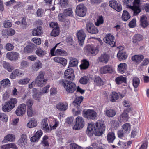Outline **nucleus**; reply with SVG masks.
<instances>
[{
  "mask_svg": "<svg viewBox=\"0 0 149 149\" xmlns=\"http://www.w3.org/2000/svg\"><path fill=\"white\" fill-rule=\"evenodd\" d=\"M140 2V0H134V2L132 0H123V4L133 11L134 15H137L141 11Z\"/></svg>",
  "mask_w": 149,
  "mask_h": 149,
  "instance_id": "obj_1",
  "label": "nucleus"
},
{
  "mask_svg": "<svg viewBox=\"0 0 149 149\" xmlns=\"http://www.w3.org/2000/svg\"><path fill=\"white\" fill-rule=\"evenodd\" d=\"M58 83L63 86L67 93H72L76 89V86L75 83L66 79H61L58 81Z\"/></svg>",
  "mask_w": 149,
  "mask_h": 149,
  "instance_id": "obj_2",
  "label": "nucleus"
},
{
  "mask_svg": "<svg viewBox=\"0 0 149 149\" xmlns=\"http://www.w3.org/2000/svg\"><path fill=\"white\" fill-rule=\"evenodd\" d=\"M17 103V100L16 98H12L3 104L2 109L5 112H8L15 108Z\"/></svg>",
  "mask_w": 149,
  "mask_h": 149,
  "instance_id": "obj_3",
  "label": "nucleus"
},
{
  "mask_svg": "<svg viewBox=\"0 0 149 149\" xmlns=\"http://www.w3.org/2000/svg\"><path fill=\"white\" fill-rule=\"evenodd\" d=\"M35 81L37 86L41 87L43 86L47 83V81L45 79L44 73L42 72H39L38 75L35 79Z\"/></svg>",
  "mask_w": 149,
  "mask_h": 149,
  "instance_id": "obj_4",
  "label": "nucleus"
},
{
  "mask_svg": "<svg viewBox=\"0 0 149 149\" xmlns=\"http://www.w3.org/2000/svg\"><path fill=\"white\" fill-rule=\"evenodd\" d=\"M99 48V46L88 45L84 48V50L85 52L89 54L95 56L98 53Z\"/></svg>",
  "mask_w": 149,
  "mask_h": 149,
  "instance_id": "obj_5",
  "label": "nucleus"
},
{
  "mask_svg": "<svg viewBox=\"0 0 149 149\" xmlns=\"http://www.w3.org/2000/svg\"><path fill=\"white\" fill-rule=\"evenodd\" d=\"M84 117L90 120L95 119L97 117L96 112L93 109L84 110L83 111Z\"/></svg>",
  "mask_w": 149,
  "mask_h": 149,
  "instance_id": "obj_6",
  "label": "nucleus"
},
{
  "mask_svg": "<svg viewBox=\"0 0 149 149\" xmlns=\"http://www.w3.org/2000/svg\"><path fill=\"white\" fill-rule=\"evenodd\" d=\"M96 128L95 135L100 136L103 133L105 130L104 123L103 121H99L96 124Z\"/></svg>",
  "mask_w": 149,
  "mask_h": 149,
  "instance_id": "obj_7",
  "label": "nucleus"
},
{
  "mask_svg": "<svg viewBox=\"0 0 149 149\" xmlns=\"http://www.w3.org/2000/svg\"><path fill=\"white\" fill-rule=\"evenodd\" d=\"M26 110V104L22 103L18 106L15 111V113L18 116H22L25 113Z\"/></svg>",
  "mask_w": 149,
  "mask_h": 149,
  "instance_id": "obj_8",
  "label": "nucleus"
},
{
  "mask_svg": "<svg viewBox=\"0 0 149 149\" xmlns=\"http://www.w3.org/2000/svg\"><path fill=\"white\" fill-rule=\"evenodd\" d=\"M86 9L83 4L78 5L76 8V13L77 15L80 17H83L86 13Z\"/></svg>",
  "mask_w": 149,
  "mask_h": 149,
  "instance_id": "obj_9",
  "label": "nucleus"
},
{
  "mask_svg": "<svg viewBox=\"0 0 149 149\" xmlns=\"http://www.w3.org/2000/svg\"><path fill=\"white\" fill-rule=\"evenodd\" d=\"M84 124V120L83 118L78 116L76 119L75 124L73 127V129L76 130H80L83 127Z\"/></svg>",
  "mask_w": 149,
  "mask_h": 149,
  "instance_id": "obj_10",
  "label": "nucleus"
},
{
  "mask_svg": "<svg viewBox=\"0 0 149 149\" xmlns=\"http://www.w3.org/2000/svg\"><path fill=\"white\" fill-rule=\"evenodd\" d=\"M114 37L113 35L110 34H108L105 36L104 38V40L106 43L109 44L112 47H113L115 44L114 41Z\"/></svg>",
  "mask_w": 149,
  "mask_h": 149,
  "instance_id": "obj_11",
  "label": "nucleus"
},
{
  "mask_svg": "<svg viewBox=\"0 0 149 149\" xmlns=\"http://www.w3.org/2000/svg\"><path fill=\"white\" fill-rule=\"evenodd\" d=\"M28 139L27 136L25 134L21 135L20 138L18 140L17 144L21 148L25 147L27 146Z\"/></svg>",
  "mask_w": 149,
  "mask_h": 149,
  "instance_id": "obj_12",
  "label": "nucleus"
},
{
  "mask_svg": "<svg viewBox=\"0 0 149 149\" xmlns=\"http://www.w3.org/2000/svg\"><path fill=\"white\" fill-rule=\"evenodd\" d=\"M48 118H44L41 121V125L42 129L45 132L49 133L51 130V128H50L48 125L47 123Z\"/></svg>",
  "mask_w": 149,
  "mask_h": 149,
  "instance_id": "obj_13",
  "label": "nucleus"
},
{
  "mask_svg": "<svg viewBox=\"0 0 149 149\" xmlns=\"http://www.w3.org/2000/svg\"><path fill=\"white\" fill-rule=\"evenodd\" d=\"M73 70L72 68L67 69L65 72L64 77L70 80H73L74 78Z\"/></svg>",
  "mask_w": 149,
  "mask_h": 149,
  "instance_id": "obj_14",
  "label": "nucleus"
},
{
  "mask_svg": "<svg viewBox=\"0 0 149 149\" xmlns=\"http://www.w3.org/2000/svg\"><path fill=\"white\" fill-rule=\"evenodd\" d=\"M86 26L87 31L91 34H95L98 32V29L92 23H87L86 24Z\"/></svg>",
  "mask_w": 149,
  "mask_h": 149,
  "instance_id": "obj_15",
  "label": "nucleus"
},
{
  "mask_svg": "<svg viewBox=\"0 0 149 149\" xmlns=\"http://www.w3.org/2000/svg\"><path fill=\"white\" fill-rule=\"evenodd\" d=\"M77 36L80 45L82 46L86 37L84 32L82 30H80L77 33Z\"/></svg>",
  "mask_w": 149,
  "mask_h": 149,
  "instance_id": "obj_16",
  "label": "nucleus"
},
{
  "mask_svg": "<svg viewBox=\"0 0 149 149\" xmlns=\"http://www.w3.org/2000/svg\"><path fill=\"white\" fill-rule=\"evenodd\" d=\"M109 5L110 7L116 10L118 12H120L122 10L121 6L117 3V1L112 0L109 2Z\"/></svg>",
  "mask_w": 149,
  "mask_h": 149,
  "instance_id": "obj_17",
  "label": "nucleus"
},
{
  "mask_svg": "<svg viewBox=\"0 0 149 149\" xmlns=\"http://www.w3.org/2000/svg\"><path fill=\"white\" fill-rule=\"evenodd\" d=\"M6 56L10 60H17L19 58V54L16 52H12L7 53Z\"/></svg>",
  "mask_w": 149,
  "mask_h": 149,
  "instance_id": "obj_18",
  "label": "nucleus"
},
{
  "mask_svg": "<svg viewBox=\"0 0 149 149\" xmlns=\"http://www.w3.org/2000/svg\"><path fill=\"white\" fill-rule=\"evenodd\" d=\"M56 107L58 110L64 111L68 108V104L66 102H59L56 105Z\"/></svg>",
  "mask_w": 149,
  "mask_h": 149,
  "instance_id": "obj_19",
  "label": "nucleus"
},
{
  "mask_svg": "<svg viewBox=\"0 0 149 149\" xmlns=\"http://www.w3.org/2000/svg\"><path fill=\"white\" fill-rule=\"evenodd\" d=\"M113 71V68L109 65H105L102 67L100 70L101 74H104L107 73H111Z\"/></svg>",
  "mask_w": 149,
  "mask_h": 149,
  "instance_id": "obj_20",
  "label": "nucleus"
},
{
  "mask_svg": "<svg viewBox=\"0 0 149 149\" xmlns=\"http://www.w3.org/2000/svg\"><path fill=\"white\" fill-rule=\"evenodd\" d=\"M38 123L36 119L34 118H32L29 120L26 126L28 128H31L36 127Z\"/></svg>",
  "mask_w": 149,
  "mask_h": 149,
  "instance_id": "obj_21",
  "label": "nucleus"
},
{
  "mask_svg": "<svg viewBox=\"0 0 149 149\" xmlns=\"http://www.w3.org/2000/svg\"><path fill=\"white\" fill-rule=\"evenodd\" d=\"M42 33V27L40 26L33 29L32 31V34L34 36H40Z\"/></svg>",
  "mask_w": 149,
  "mask_h": 149,
  "instance_id": "obj_22",
  "label": "nucleus"
},
{
  "mask_svg": "<svg viewBox=\"0 0 149 149\" xmlns=\"http://www.w3.org/2000/svg\"><path fill=\"white\" fill-rule=\"evenodd\" d=\"M109 59V56L107 54H102L98 58V61L100 62L106 63Z\"/></svg>",
  "mask_w": 149,
  "mask_h": 149,
  "instance_id": "obj_23",
  "label": "nucleus"
},
{
  "mask_svg": "<svg viewBox=\"0 0 149 149\" xmlns=\"http://www.w3.org/2000/svg\"><path fill=\"white\" fill-rule=\"evenodd\" d=\"M117 55L118 59L120 61L125 60L127 57V54L123 50L119 51Z\"/></svg>",
  "mask_w": 149,
  "mask_h": 149,
  "instance_id": "obj_24",
  "label": "nucleus"
},
{
  "mask_svg": "<svg viewBox=\"0 0 149 149\" xmlns=\"http://www.w3.org/2000/svg\"><path fill=\"white\" fill-rule=\"evenodd\" d=\"M24 73L20 70L16 69L10 75V77L12 79H14L17 77L24 75Z\"/></svg>",
  "mask_w": 149,
  "mask_h": 149,
  "instance_id": "obj_25",
  "label": "nucleus"
},
{
  "mask_svg": "<svg viewBox=\"0 0 149 149\" xmlns=\"http://www.w3.org/2000/svg\"><path fill=\"white\" fill-rule=\"evenodd\" d=\"M42 65L41 61L38 60L33 64L32 67V69L33 71H37L39 69L42 68Z\"/></svg>",
  "mask_w": 149,
  "mask_h": 149,
  "instance_id": "obj_26",
  "label": "nucleus"
},
{
  "mask_svg": "<svg viewBox=\"0 0 149 149\" xmlns=\"http://www.w3.org/2000/svg\"><path fill=\"white\" fill-rule=\"evenodd\" d=\"M127 68V64L125 63H121L118 65V71L119 73L123 74L126 71Z\"/></svg>",
  "mask_w": 149,
  "mask_h": 149,
  "instance_id": "obj_27",
  "label": "nucleus"
},
{
  "mask_svg": "<svg viewBox=\"0 0 149 149\" xmlns=\"http://www.w3.org/2000/svg\"><path fill=\"white\" fill-rule=\"evenodd\" d=\"M54 61L57 63L61 64L63 66H65L67 62V60L63 57H56L53 59Z\"/></svg>",
  "mask_w": 149,
  "mask_h": 149,
  "instance_id": "obj_28",
  "label": "nucleus"
},
{
  "mask_svg": "<svg viewBox=\"0 0 149 149\" xmlns=\"http://www.w3.org/2000/svg\"><path fill=\"white\" fill-rule=\"evenodd\" d=\"M88 130L90 135L94 134L95 135L96 129H95V125L94 123H91L88 125Z\"/></svg>",
  "mask_w": 149,
  "mask_h": 149,
  "instance_id": "obj_29",
  "label": "nucleus"
},
{
  "mask_svg": "<svg viewBox=\"0 0 149 149\" xmlns=\"http://www.w3.org/2000/svg\"><path fill=\"white\" fill-rule=\"evenodd\" d=\"M119 97V95L116 92H112L111 93L109 97L110 100L112 102H115Z\"/></svg>",
  "mask_w": 149,
  "mask_h": 149,
  "instance_id": "obj_30",
  "label": "nucleus"
},
{
  "mask_svg": "<svg viewBox=\"0 0 149 149\" xmlns=\"http://www.w3.org/2000/svg\"><path fill=\"white\" fill-rule=\"evenodd\" d=\"M141 25L143 28L146 27L148 25V22L146 17L143 15L141 17L140 19Z\"/></svg>",
  "mask_w": 149,
  "mask_h": 149,
  "instance_id": "obj_31",
  "label": "nucleus"
},
{
  "mask_svg": "<svg viewBox=\"0 0 149 149\" xmlns=\"http://www.w3.org/2000/svg\"><path fill=\"white\" fill-rule=\"evenodd\" d=\"M0 84L4 88L9 87L11 84V82L8 78L3 79L0 82Z\"/></svg>",
  "mask_w": 149,
  "mask_h": 149,
  "instance_id": "obj_32",
  "label": "nucleus"
},
{
  "mask_svg": "<svg viewBox=\"0 0 149 149\" xmlns=\"http://www.w3.org/2000/svg\"><path fill=\"white\" fill-rule=\"evenodd\" d=\"M83 97L80 96L77 97L74 101L73 104L74 106L78 108L80 106V104L83 99Z\"/></svg>",
  "mask_w": 149,
  "mask_h": 149,
  "instance_id": "obj_33",
  "label": "nucleus"
},
{
  "mask_svg": "<svg viewBox=\"0 0 149 149\" xmlns=\"http://www.w3.org/2000/svg\"><path fill=\"white\" fill-rule=\"evenodd\" d=\"M131 125L129 123H126L122 126V129L124 132L129 133L131 130Z\"/></svg>",
  "mask_w": 149,
  "mask_h": 149,
  "instance_id": "obj_34",
  "label": "nucleus"
},
{
  "mask_svg": "<svg viewBox=\"0 0 149 149\" xmlns=\"http://www.w3.org/2000/svg\"><path fill=\"white\" fill-rule=\"evenodd\" d=\"M33 44H31L26 46L24 49V52L25 53H30L33 51Z\"/></svg>",
  "mask_w": 149,
  "mask_h": 149,
  "instance_id": "obj_35",
  "label": "nucleus"
},
{
  "mask_svg": "<svg viewBox=\"0 0 149 149\" xmlns=\"http://www.w3.org/2000/svg\"><path fill=\"white\" fill-rule=\"evenodd\" d=\"M104 114L108 117H112L116 115V112L113 109L108 110L104 111Z\"/></svg>",
  "mask_w": 149,
  "mask_h": 149,
  "instance_id": "obj_36",
  "label": "nucleus"
},
{
  "mask_svg": "<svg viewBox=\"0 0 149 149\" xmlns=\"http://www.w3.org/2000/svg\"><path fill=\"white\" fill-rule=\"evenodd\" d=\"M116 82L118 84L123 82L126 83L127 82V78L122 76L117 77L115 79Z\"/></svg>",
  "mask_w": 149,
  "mask_h": 149,
  "instance_id": "obj_37",
  "label": "nucleus"
},
{
  "mask_svg": "<svg viewBox=\"0 0 149 149\" xmlns=\"http://www.w3.org/2000/svg\"><path fill=\"white\" fill-rule=\"evenodd\" d=\"M35 53L39 57H43L46 54V52L40 47L37 49Z\"/></svg>",
  "mask_w": 149,
  "mask_h": 149,
  "instance_id": "obj_38",
  "label": "nucleus"
},
{
  "mask_svg": "<svg viewBox=\"0 0 149 149\" xmlns=\"http://www.w3.org/2000/svg\"><path fill=\"white\" fill-rule=\"evenodd\" d=\"M30 81V79L28 77H26L22 78L18 81V83L20 85H25L28 84Z\"/></svg>",
  "mask_w": 149,
  "mask_h": 149,
  "instance_id": "obj_39",
  "label": "nucleus"
},
{
  "mask_svg": "<svg viewBox=\"0 0 149 149\" xmlns=\"http://www.w3.org/2000/svg\"><path fill=\"white\" fill-rule=\"evenodd\" d=\"M144 56L143 55H135L132 57V60L136 62H140L143 59Z\"/></svg>",
  "mask_w": 149,
  "mask_h": 149,
  "instance_id": "obj_40",
  "label": "nucleus"
},
{
  "mask_svg": "<svg viewBox=\"0 0 149 149\" xmlns=\"http://www.w3.org/2000/svg\"><path fill=\"white\" fill-rule=\"evenodd\" d=\"M15 139V136L14 135L12 134H9L7 135L4 138V139L3 141L5 140L9 142H13L14 141Z\"/></svg>",
  "mask_w": 149,
  "mask_h": 149,
  "instance_id": "obj_41",
  "label": "nucleus"
},
{
  "mask_svg": "<svg viewBox=\"0 0 149 149\" xmlns=\"http://www.w3.org/2000/svg\"><path fill=\"white\" fill-rule=\"evenodd\" d=\"M129 118L127 114L125 112L123 113L120 116L119 119L120 122H125L128 120Z\"/></svg>",
  "mask_w": 149,
  "mask_h": 149,
  "instance_id": "obj_42",
  "label": "nucleus"
},
{
  "mask_svg": "<svg viewBox=\"0 0 149 149\" xmlns=\"http://www.w3.org/2000/svg\"><path fill=\"white\" fill-rule=\"evenodd\" d=\"M89 65V62L86 60L84 59L83 60L81 64L80 65L81 69H87Z\"/></svg>",
  "mask_w": 149,
  "mask_h": 149,
  "instance_id": "obj_43",
  "label": "nucleus"
},
{
  "mask_svg": "<svg viewBox=\"0 0 149 149\" xmlns=\"http://www.w3.org/2000/svg\"><path fill=\"white\" fill-rule=\"evenodd\" d=\"M48 120L49 123H50V121L51 120H52L55 122V124L53 125L52 126L51 124H49V125L50 126V128H51V129L52 128L53 129H55L56 128L58 127V126L59 123V122L56 119L54 118L51 117H49Z\"/></svg>",
  "mask_w": 149,
  "mask_h": 149,
  "instance_id": "obj_44",
  "label": "nucleus"
},
{
  "mask_svg": "<svg viewBox=\"0 0 149 149\" xmlns=\"http://www.w3.org/2000/svg\"><path fill=\"white\" fill-rule=\"evenodd\" d=\"M42 95L41 92H37L33 94L32 97L35 100L39 102L41 100V97Z\"/></svg>",
  "mask_w": 149,
  "mask_h": 149,
  "instance_id": "obj_45",
  "label": "nucleus"
},
{
  "mask_svg": "<svg viewBox=\"0 0 149 149\" xmlns=\"http://www.w3.org/2000/svg\"><path fill=\"white\" fill-rule=\"evenodd\" d=\"M143 39V37L142 35L140 34H136L133 38V42L134 43L142 40Z\"/></svg>",
  "mask_w": 149,
  "mask_h": 149,
  "instance_id": "obj_46",
  "label": "nucleus"
},
{
  "mask_svg": "<svg viewBox=\"0 0 149 149\" xmlns=\"http://www.w3.org/2000/svg\"><path fill=\"white\" fill-rule=\"evenodd\" d=\"M69 64L70 67L76 66L78 64V61L75 58L71 57L70 58Z\"/></svg>",
  "mask_w": 149,
  "mask_h": 149,
  "instance_id": "obj_47",
  "label": "nucleus"
},
{
  "mask_svg": "<svg viewBox=\"0 0 149 149\" xmlns=\"http://www.w3.org/2000/svg\"><path fill=\"white\" fill-rule=\"evenodd\" d=\"M55 56L59 55L61 56H66L67 54L66 52L63 50L60 49H57L55 51Z\"/></svg>",
  "mask_w": 149,
  "mask_h": 149,
  "instance_id": "obj_48",
  "label": "nucleus"
},
{
  "mask_svg": "<svg viewBox=\"0 0 149 149\" xmlns=\"http://www.w3.org/2000/svg\"><path fill=\"white\" fill-rule=\"evenodd\" d=\"M130 17V15L129 13L126 10H124L122 14V18L123 20L127 21Z\"/></svg>",
  "mask_w": 149,
  "mask_h": 149,
  "instance_id": "obj_49",
  "label": "nucleus"
},
{
  "mask_svg": "<svg viewBox=\"0 0 149 149\" xmlns=\"http://www.w3.org/2000/svg\"><path fill=\"white\" fill-rule=\"evenodd\" d=\"M115 138V134L113 132L108 133L107 136V139L109 142L112 143Z\"/></svg>",
  "mask_w": 149,
  "mask_h": 149,
  "instance_id": "obj_50",
  "label": "nucleus"
},
{
  "mask_svg": "<svg viewBox=\"0 0 149 149\" xmlns=\"http://www.w3.org/2000/svg\"><path fill=\"white\" fill-rule=\"evenodd\" d=\"M3 66L4 68L8 71L11 72L14 69V67L8 63L4 62L3 63Z\"/></svg>",
  "mask_w": 149,
  "mask_h": 149,
  "instance_id": "obj_51",
  "label": "nucleus"
},
{
  "mask_svg": "<svg viewBox=\"0 0 149 149\" xmlns=\"http://www.w3.org/2000/svg\"><path fill=\"white\" fill-rule=\"evenodd\" d=\"M2 32L4 34L6 33L9 36H12L14 35L15 33V31L12 29H9L7 30L4 29L2 31Z\"/></svg>",
  "mask_w": 149,
  "mask_h": 149,
  "instance_id": "obj_52",
  "label": "nucleus"
},
{
  "mask_svg": "<svg viewBox=\"0 0 149 149\" xmlns=\"http://www.w3.org/2000/svg\"><path fill=\"white\" fill-rule=\"evenodd\" d=\"M95 84L98 86H101L104 84V82L99 77H96L94 81Z\"/></svg>",
  "mask_w": 149,
  "mask_h": 149,
  "instance_id": "obj_53",
  "label": "nucleus"
},
{
  "mask_svg": "<svg viewBox=\"0 0 149 149\" xmlns=\"http://www.w3.org/2000/svg\"><path fill=\"white\" fill-rule=\"evenodd\" d=\"M88 77L86 76H84L80 78L79 82L81 84H86L88 82Z\"/></svg>",
  "mask_w": 149,
  "mask_h": 149,
  "instance_id": "obj_54",
  "label": "nucleus"
},
{
  "mask_svg": "<svg viewBox=\"0 0 149 149\" xmlns=\"http://www.w3.org/2000/svg\"><path fill=\"white\" fill-rule=\"evenodd\" d=\"M140 83L139 79L137 77H134L133 79V85L135 88H137Z\"/></svg>",
  "mask_w": 149,
  "mask_h": 149,
  "instance_id": "obj_55",
  "label": "nucleus"
},
{
  "mask_svg": "<svg viewBox=\"0 0 149 149\" xmlns=\"http://www.w3.org/2000/svg\"><path fill=\"white\" fill-rule=\"evenodd\" d=\"M0 119L3 122H6L8 121V117L5 114L1 113H0Z\"/></svg>",
  "mask_w": 149,
  "mask_h": 149,
  "instance_id": "obj_56",
  "label": "nucleus"
},
{
  "mask_svg": "<svg viewBox=\"0 0 149 149\" xmlns=\"http://www.w3.org/2000/svg\"><path fill=\"white\" fill-rule=\"evenodd\" d=\"M63 13L65 16H72L73 12L72 9H68L64 10Z\"/></svg>",
  "mask_w": 149,
  "mask_h": 149,
  "instance_id": "obj_57",
  "label": "nucleus"
},
{
  "mask_svg": "<svg viewBox=\"0 0 149 149\" xmlns=\"http://www.w3.org/2000/svg\"><path fill=\"white\" fill-rule=\"evenodd\" d=\"M26 109L28 116L31 117L34 116V113L32 107L27 108Z\"/></svg>",
  "mask_w": 149,
  "mask_h": 149,
  "instance_id": "obj_58",
  "label": "nucleus"
},
{
  "mask_svg": "<svg viewBox=\"0 0 149 149\" xmlns=\"http://www.w3.org/2000/svg\"><path fill=\"white\" fill-rule=\"evenodd\" d=\"M33 102V100L32 99H28L26 102L27 108L32 107Z\"/></svg>",
  "mask_w": 149,
  "mask_h": 149,
  "instance_id": "obj_59",
  "label": "nucleus"
},
{
  "mask_svg": "<svg viewBox=\"0 0 149 149\" xmlns=\"http://www.w3.org/2000/svg\"><path fill=\"white\" fill-rule=\"evenodd\" d=\"M32 41L36 45H40L41 43V40L39 38L34 37L32 39Z\"/></svg>",
  "mask_w": 149,
  "mask_h": 149,
  "instance_id": "obj_60",
  "label": "nucleus"
},
{
  "mask_svg": "<svg viewBox=\"0 0 149 149\" xmlns=\"http://www.w3.org/2000/svg\"><path fill=\"white\" fill-rule=\"evenodd\" d=\"M118 147L120 148H127V146L126 143L124 142L119 141L117 143Z\"/></svg>",
  "mask_w": 149,
  "mask_h": 149,
  "instance_id": "obj_61",
  "label": "nucleus"
},
{
  "mask_svg": "<svg viewBox=\"0 0 149 149\" xmlns=\"http://www.w3.org/2000/svg\"><path fill=\"white\" fill-rule=\"evenodd\" d=\"M103 23V17L102 16L99 17L97 19V22L95 23V24L97 26H99L100 24H102Z\"/></svg>",
  "mask_w": 149,
  "mask_h": 149,
  "instance_id": "obj_62",
  "label": "nucleus"
},
{
  "mask_svg": "<svg viewBox=\"0 0 149 149\" xmlns=\"http://www.w3.org/2000/svg\"><path fill=\"white\" fill-rule=\"evenodd\" d=\"M50 86L49 85L46 86L44 87L41 92L42 95L45 94H47L49 92V90Z\"/></svg>",
  "mask_w": 149,
  "mask_h": 149,
  "instance_id": "obj_63",
  "label": "nucleus"
},
{
  "mask_svg": "<svg viewBox=\"0 0 149 149\" xmlns=\"http://www.w3.org/2000/svg\"><path fill=\"white\" fill-rule=\"evenodd\" d=\"M45 11L42 9H39L37 10L36 14L38 17H42L44 15Z\"/></svg>",
  "mask_w": 149,
  "mask_h": 149,
  "instance_id": "obj_64",
  "label": "nucleus"
}]
</instances>
